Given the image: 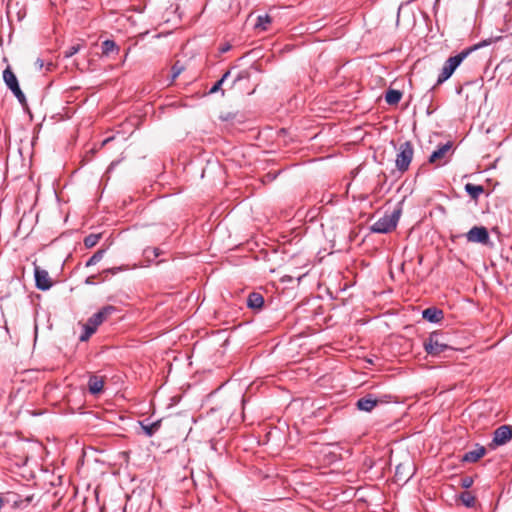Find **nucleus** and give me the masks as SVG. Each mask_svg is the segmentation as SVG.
I'll list each match as a JSON object with an SVG mask.
<instances>
[{
  "mask_svg": "<svg viewBox=\"0 0 512 512\" xmlns=\"http://www.w3.org/2000/svg\"><path fill=\"white\" fill-rule=\"evenodd\" d=\"M140 426L145 433L146 436L151 437L153 436L161 427V420H157L154 422H148V420H143L140 422Z\"/></svg>",
  "mask_w": 512,
  "mask_h": 512,
  "instance_id": "14",
  "label": "nucleus"
},
{
  "mask_svg": "<svg viewBox=\"0 0 512 512\" xmlns=\"http://www.w3.org/2000/svg\"><path fill=\"white\" fill-rule=\"evenodd\" d=\"M402 98V92L399 90L389 89L386 92L385 100L389 105H396Z\"/></svg>",
  "mask_w": 512,
  "mask_h": 512,
  "instance_id": "17",
  "label": "nucleus"
},
{
  "mask_svg": "<svg viewBox=\"0 0 512 512\" xmlns=\"http://www.w3.org/2000/svg\"><path fill=\"white\" fill-rule=\"evenodd\" d=\"M402 469V465H398L396 467V473H395V476L398 477L399 480H401L402 478L400 477V471Z\"/></svg>",
  "mask_w": 512,
  "mask_h": 512,
  "instance_id": "32",
  "label": "nucleus"
},
{
  "mask_svg": "<svg viewBox=\"0 0 512 512\" xmlns=\"http://www.w3.org/2000/svg\"><path fill=\"white\" fill-rule=\"evenodd\" d=\"M487 43L485 41L481 42V43H478L472 47H469L467 49H464L463 51H461L459 54L455 55V56H452V57H449L442 69H441V72L438 76V79H437V84H442L443 82H445L446 80H448L452 74L454 73V71L457 69V67L463 62V60L473 51L485 46Z\"/></svg>",
  "mask_w": 512,
  "mask_h": 512,
  "instance_id": "1",
  "label": "nucleus"
},
{
  "mask_svg": "<svg viewBox=\"0 0 512 512\" xmlns=\"http://www.w3.org/2000/svg\"><path fill=\"white\" fill-rule=\"evenodd\" d=\"M105 250L100 249L97 252H95L86 262V267L93 266L100 262L104 256Z\"/></svg>",
  "mask_w": 512,
  "mask_h": 512,
  "instance_id": "23",
  "label": "nucleus"
},
{
  "mask_svg": "<svg viewBox=\"0 0 512 512\" xmlns=\"http://www.w3.org/2000/svg\"><path fill=\"white\" fill-rule=\"evenodd\" d=\"M465 191L471 196V198L477 199L484 192V188L481 185L467 183L465 185Z\"/></svg>",
  "mask_w": 512,
  "mask_h": 512,
  "instance_id": "19",
  "label": "nucleus"
},
{
  "mask_svg": "<svg viewBox=\"0 0 512 512\" xmlns=\"http://www.w3.org/2000/svg\"><path fill=\"white\" fill-rule=\"evenodd\" d=\"M114 50L118 51L119 48L117 47L116 43L113 40H105L102 43V53L104 55H109Z\"/></svg>",
  "mask_w": 512,
  "mask_h": 512,
  "instance_id": "22",
  "label": "nucleus"
},
{
  "mask_svg": "<svg viewBox=\"0 0 512 512\" xmlns=\"http://www.w3.org/2000/svg\"><path fill=\"white\" fill-rule=\"evenodd\" d=\"M114 312H116V307L112 305H107L103 307L101 310H99L97 313L93 314L88 319V322L90 323V325L97 329L98 326H100Z\"/></svg>",
  "mask_w": 512,
  "mask_h": 512,
  "instance_id": "8",
  "label": "nucleus"
},
{
  "mask_svg": "<svg viewBox=\"0 0 512 512\" xmlns=\"http://www.w3.org/2000/svg\"><path fill=\"white\" fill-rule=\"evenodd\" d=\"M271 21L272 19L269 15H259L257 17L255 28L265 31L268 29V26L271 23Z\"/></svg>",
  "mask_w": 512,
  "mask_h": 512,
  "instance_id": "20",
  "label": "nucleus"
},
{
  "mask_svg": "<svg viewBox=\"0 0 512 512\" xmlns=\"http://www.w3.org/2000/svg\"><path fill=\"white\" fill-rule=\"evenodd\" d=\"M474 483V479L471 476H465L462 477L460 480L461 487L468 489L470 488Z\"/></svg>",
  "mask_w": 512,
  "mask_h": 512,
  "instance_id": "29",
  "label": "nucleus"
},
{
  "mask_svg": "<svg viewBox=\"0 0 512 512\" xmlns=\"http://www.w3.org/2000/svg\"><path fill=\"white\" fill-rule=\"evenodd\" d=\"M11 92L14 94V96L18 99V101L21 104L26 103V97H25L24 93L22 92V90L20 89V86L17 87L16 89H12Z\"/></svg>",
  "mask_w": 512,
  "mask_h": 512,
  "instance_id": "28",
  "label": "nucleus"
},
{
  "mask_svg": "<svg viewBox=\"0 0 512 512\" xmlns=\"http://www.w3.org/2000/svg\"><path fill=\"white\" fill-rule=\"evenodd\" d=\"M183 70L184 66L179 61H176L171 68V82H173Z\"/></svg>",
  "mask_w": 512,
  "mask_h": 512,
  "instance_id": "26",
  "label": "nucleus"
},
{
  "mask_svg": "<svg viewBox=\"0 0 512 512\" xmlns=\"http://www.w3.org/2000/svg\"><path fill=\"white\" fill-rule=\"evenodd\" d=\"M264 304L263 296L260 293H250L247 298V306L252 309H260Z\"/></svg>",
  "mask_w": 512,
  "mask_h": 512,
  "instance_id": "16",
  "label": "nucleus"
},
{
  "mask_svg": "<svg viewBox=\"0 0 512 512\" xmlns=\"http://www.w3.org/2000/svg\"><path fill=\"white\" fill-rule=\"evenodd\" d=\"M102 237V234L101 233H98V234H89L88 236H86L84 238V245L87 247V248H92L94 247L98 242L99 240L101 239Z\"/></svg>",
  "mask_w": 512,
  "mask_h": 512,
  "instance_id": "21",
  "label": "nucleus"
},
{
  "mask_svg": "<svg viewBox=\"0 0 512 512\" xmlns=\"http://www.w3.org/2000/svg\"><path fill=\"white\" fill-rule=\"evenodd\" d=\"M96 330L97 329L87 321L84 325V332L81 334L80 340L87 341L96 332Z\"/></svg>",
  "mask_w": 512,
  "mask_h": 512,
  "instance_id": "24",
  "label": "nucleus"
},
{
  "mask_svg": "<svg viewBox=\"0 0 512 512\" xmlns=\"http://www.w3.org/2000/svg\"><path fill=\"white\" fill-rule=\"evenodd\" d=\"M512 439V427L510 425H502L493 433V439L489 443V448L495 449L498 446L505 445Z\"/></svg>",
  "mask_w": 512,
  "mask_h": 512,
  "instance_id": "5",
  "label": "nucleus"
},
{
  "mask_svg": "<svg viewBox=\"0 0 512 512\" xmlns=\"http://www.w3.org/2000/svg\"><path fill=\"white\" fill-rule=\"evenodd\" d=\"M466 239L471 243L488 244L490 237L484 226H474L466 233Z\"/></svg>",
  "mask_w": 512,
  "mask_h": 512,
  "instance_id": "6",
  "label": "nucleus"
},
{
  "mask_svg": "<svg viewBox=\"0 0 512 512\" xmlns=\"http://www.w3.org/2000/svg\"><path fill=\"white\" fill-rule=\"evenodd\" d=\"M413 155L414 149L412 143L410 141H405L404 143H401L399 145L398 152L396 155V168L402 173L407 171L413 159Z\"/></svg>",
  "mask_w": 512,
  "mask_h": 512,
  "instance_id": "4",
  "label": "nucleus"
},
{
  "mask_svg": "<svg viewBox=\"0 0 512 512\" xmlns=\"http://www.w3.org/2000/svg\"><path fill=\"white\" fill-rule=\"evenodd\" d=\"M401 216V209H395L390 214H385L383 217L379 218L376 222L371 226V231L374 233H390L397 227L398 221Z\"/></svg>",
  "mask_w": 512,
  "mask_h": 512,
  "instance_id": "2",
  "label": "nucleus"
},
{
  "mask_svg": "<svg viewBox=\"0 0 512 512\" xmlns=\"http://www.w3.org/2000/svg\"><path fill=\"white\" fill-rule=\"evenodd\" d=\"M381 401L374 398L371 394L358 399L356 406L359 410L365 412H371Z\"/></svg>",
  "mask_w": 512,
  "mask_h": 512,
  "instance_id": "10",
  "label": "nucleus"
},
{
  "mask_svg": "<svg viewBox=\"0 0 512 512\" xmlns=\"http://www.w3.org/2000/svg\"><path fill=\"white\" fill-rule=\"evenodd\" d=\"M230 49V45H226L223 48H221V52H227Z\"/></svg>",
  "mask_w": 512,
  "mask_h": 512,
  "instance_id": "35",
  "label": "nucleus"
},
{
  "mask_svg": "<svg viewBox=\"0 0 512 512\" xmlns=\"http://www.w3.org/2000/svg\"><path fill=\"white\" fill-rule=\"evenodd\" d=\"M3 80L10 90L19 87L17 77L9 66L3 71Z\"/></svg>",
  "mask_w": 512,
  "mask_h": 512,
  "instance_id": "15",
  "label": "nucleus"
},
{
  "mask_svg": "<svg viewBox=\"0 0 512 512\" xmlns=\"http://www.w3.org/2000/svg\"><path fill=\"white\" fill-rule=\"evenodd\" d=\"M229 75H230V71L225 72L223 74V76L211 87V89L209 90V93L214 94V93L220 91L223 83L229 77Z\"/></svg>",
  "mask_w": 512,
  "mask_h": 512,
  "instance_id": "25",
  "label": "nucleus"
},
{
  "mask_svg": "<svg viewBox=\"0 0 512 512\" xmlns=\"http://www.w3.org/2000/svg\"><path fill=\"white\" fill-rule=\"evenodd\" d=\"M34 276L36 281V287L40 290H48L52 286V281L46 270L36 266L34 269Z\"/></svg>",
  "mask_w": 512,
  "mask_h": 512,
  "instance_id": "9",
  "label": "nucleus"
},
{
  "mask_svg": "<svg viewBox=\"0 0 512 512\" xmlns=\"http://www.w3.org/2000/svg\"><path fill=\"white\" fill-rule=\"evenodd\" d=\"M93 278H94L93 276H90V277H88V278L86 279V281H85V282H86L87 284H94V280H93Z\"/></svg>",
  "mask_w": 512,
  "mask_h": 512,
  "instance_id": "34",
  "label": "nucleus"
},
{
  "mask_svg": "<svg viewBox=\"0 0 512 512\" xmlns=\"http://www.w3.org/2000/svg\"><path fill=\"white\" fill-rule=\"evenodd\" d=\"M422 317L430 323H439L444 318V313L437 307H429L422 311Z\"/></svg>",
  "mask_w": 512,
  "mask_h": 512,
  "instance_id": "11",
  "label": "nucleus"
},
{
  "mask_svg": "<svg viewBox=\"0 0 512 512\" xmlns=\"http://www.w3.org/2000/svg\"><path fill=\"white\" fill-rule=\"evenodd\" d=\"M81 49V45L79 44H75V45H72L70 46L68 49H66L63 53H64V57L65 58H70L72 57L73 55H75L76 53H78Z\"/></svg>",
  "mask_w": 512,
  "mask_h": 512,
  "instance_id": "27",
  "label": "nucleus"
},
{
  "mask_svg": "<svg viewBox=\"0 0 512 512\" xmlns=\"http://www.w3.org/2000/svg\"><path fill=\"white\" fill-rule=\"evenodd\" d=\"M104 387V379L102 377L92 375L88 381L89 392L93 395H97L102 392Z\"/></svg>",
  "mask_w": 512,
  "mask_h": 512,
  "instance_id": "13",
  "label": "nucleus"
},
{
  "mask_svg": "<svg viewBox=\"0 0 512 512\" xmlns=\"http://www.w3.org/2000/svg\"><path fill=\"white\" fill-rule=\"evenodd\" d=\"M452 150V143L447 142L445 144L440 145L429 157L428 162L430 164H435L436 166L444 165L447 160L446 156Z\"/></svg>",
  "mask_w": 512,
  "mask_h": 512,
  "instance_id": "7",
  "label": "nucleus"
},
{
  "mask_svg": "<svg viewBox=\"0 0 512 512\" xmlns=\"http://www.w3.org/2000/svg\"><path fill=\"white\" fill-rule=\"evenodd\" d=\"M122 270H123L122 267H115V268H109V269L105 270L104 272L111 273L114 275L117 272L122 271Z\"/></svg>",
  "mask_w": 512,
  "mask_h": 512,
  "instance_id": "30",
  "label": "nucleus"
},
{
  "mask_svg": "<svg viewBox=\"0 0 512 512\" xmlns=\"http://www.w3.org/2000/svg\"><path fill=\"white\" fill-rule=\"evenodd\" d=\"M486 454V448L479 444L476 445L474 450L466 452L462 456L463 462L475 463Z\"/></svg>",
  "mask_w": 512,
  "mask_h": 512,
  "instance_id": "12",
  "label": "nucleus"
},
{
  "mask_svg": "<svg viewBox=\"0 0 512 512\" xmlns=\"http://www.w3.org/2000/svg\"><path fill=\"white\" fill-rule=\"evenodd\" d=\"M110 140H111V138L105 139V140L103 141V145H104V144H106V143H107L108 141H110Z\"/></svg>",
  "mask_w": 512,
  "mask_h": 512,
  "instance_id": "36",
  "label": "nucleus"
},
{
  "mask_svg": "<svg viewBox=\"0 0 512 512\" xmlns=\"http://www.w3.org/2000/svg\"><path fill=\"white\" fill-rule=\"evenodd\" d=\"M36 66L39 68V69H42L43 66H44V61L40 58H38L35 62Z\"/></svg>",
  "mask_w": 512,
  "mask_h": 512,
  "instance_id": "31",
  "label": "nucleus"
},
{
  "mask_svg": "<svg viewBox=\"0 0 512 512\" xmlns=\"http://www.w3.org/2000/svg\"><path fill=\"white\" fill-rule=\"evenodd\" d=\"M151 251L153 252L154 256L155 257H158L160 255V250L159 248H153L151 249Z\"/></svg>",
  "mask_w": 512,
  "mask_h": 512,
  "instance_id": "33",
  "label": "nucleus"
},
{
  "mask_svg": "<svg viewBox=\"0 0 512 512\" xmlns=\"http://www.w3.org/2000/svg\"><path fill=\"white\" fill-rule=\"evenodd\" d=\"M459 499L461 501V503L467 507V508H473L475 507L476 505V498L475 496L469 492V491H465V492H462L460 495H459Z\"/></svg>",
  "mask_w": 512,
  "mask_h": 512,
  "instance_id": "18",
  "label": "nucleus"
},
{
  "mask_svg": "<svg viewBox=\"0 0 512 512\" xmlns=\"http://www.w3.org/2000/svg\"><path fill=\"white\" fill-rule=\"evenodd\" d=\"M426 353L430 356H439L451 347L445 342L444 335L440 332H432L423 343Z\"/></svg>",
  "mask_w": 512,
  "mask_h": 512,
  "instance_id": "3",
  "label": "nucleus"
}]
</instances>
